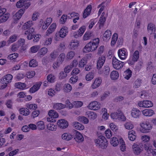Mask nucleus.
I'll list each match as a JSON object with an SVG mask.
<instances>
[{
	"mask_svg": "<svg viewBox=\"0 0 156 156\" xmlns=\"http://www.w3.org/2000/svg\"><path fill=\"white\" fill-rule=\"evenodd\" d=\"M121 139V138H120L118 139L116 137H113L111 140V144L114 147L117 146L119 144H120V139Z\"/></svg>",
	"mask_w": 156,
	"mask_h": 156,
	"instance_id": "nucleus-29",
	"label": "nucleus"
},
{
	"mask_svg": "<svg viewBox=\"0 0 156 156\" xmlns=\"http://www.w3.org/2000/svg\"><path fill=\"white\" fill-rule=\"evenodd\" d=\"M73 76L69 80V82L70 83L74 84L76 83L78 79L77 76L76 75H72Z\"/></svg>",
	"mask_w": 156,
	"mask_h": 156,
	"instance_id": "nucleus-60",
	"label": "nucleus"
},
{
	"mask_svg": "<svg viewBox=\"0 0 156 156\" xmlns=\"http://www.w3.org/2000/svg\"><path fill=\"white\" fill-rule=\"evenodd\" d=\"M24 13V11L23 9H20L19 10L13 15V18L14 20L17 21L19 20Z\"/></svg>",
	"mask_w": 156,
	"mask_h": 156,
	"instance_id": "nucleus-20",
	"label": "nucleus"
},
{
	"mask_svg": "<svg viewBox=\"0 0 156 156\" xmlns=\"http://www.w3.org/2000/svg\"><path fill=\"white\" fill-rule=\"evenodd\" d=\"M125 75L124 76V78L128 80L131 77L132 75V71L129 69L126 70L124 72Z\"/></svg>",
	"mask_w": 156,
	"mask_h": 156,
	"instance_id": "nucleus-39",
	"label": "nucleus"
},
{
	"mask_svg": "<svg viewBox=\"0 0 156 156\" xmlns=\"http://www.w3.org/2000/svg\"><path fill=\"white\" fill-rule=\"evenodd\" d=\"M86 29V27L85 26H82L81 27H80V29H79L78 32H79L78 34L77 35L76 34L75 35H74V37L75 38H77V37L79 36V35L80 36H82L84 32L85 31Z\"/></svg>",
	"mask_w": 156,
	"mask_h": 156,
	"instance_id": "nucleus-34",
	"label": "nucleus"
},
{
	"mask_svg": "<svg viewBox=\"0 0 156 156\" xmlns=\"http://www.w3.org/2000/svg\"><path fill=\"white\" fill-rule=\"evenodd\" d=\"M148 33L150 34L149 38L155 39L156 34L154 33L155 31V27L154 25L151 23L149 24L147 26Z\"/></svg>",
	"mask_w": 156,
	"mask_h": 156,
	"instance_id": "nucleus-5",
	"label": "nucleus"
},
{
	"mask_svg": "<svg viewBox=\"0 0 156 156\" xmlns=\"http://www.w3.org/2000/svg\"><path fill=\"white\" fill-rule=\"evenodd\" d=\"M111 118L114 119L121 120L122 121H125L126 120L125 116L122 114L121 111H118L111 114Z\"/></svg>",
	"mask_w": 156,
	"mask_h": 156,
	"instance_id": "nucleus-7",
	"label": "nucleus"
},
{
	"mask_svg": "<svg viewBox=\"0 0 156 156\" xmlns=\"http://www.w3.org/2000/svg\"><path fill=\"white\" fill-rule=\"evenodd\" d=\"M56 27V24L55 23L52 24L47 30L46 32V35L48 36L49 34H51L55 30Z\"/></svg>",
	"mask_w": 156,
	"mask_h": 156,
	"instance_id": "nucleus-23",
	"label": "nucleus"
},
{
	"mask_svg": "<svg viewBox=\"0 0 156 156\" xmlns=\"http://www.w3.org/2000/svg\"><path fill=\"white\" fill-rule=\"evenodd\" d=\"M37 62L34 59L31 60L29 63V66L30 67H34L37 66Z\"/></svg>",
	"mask_w": 156,
	"mask_h": 156,
	"instance_id": "nucleus-54",
	"label": "nucleus"
},
{
	"mask_svg": "<svg viewBox=\"0 0 156 156\" xmlns=\"http://www.w3.org/2000/svg\"><path fill=\"white\" fill-rule=\"evenodd\" d=\"M89 109L93 110H97L100 108V104L96 101L91 102L88 106Z\"/></svg>",
	"mask_w": 156,
	"mask_h": 156,
	"instance_id": "nucleus-13",
	"label": "nucleus"
},
{
	"mask_svg": "<svg viewBox=\"0 0 156 156\" xmlns=\"http://www.w3.org/2000/svg\"><path fill=\"white\" fill-rule=\"evenodd\" d=\"M27 0H20L17 2L16 7L17 8H21L24 6Z\"/></svg>",
	"mask_w": 156,
	"mask_h": 156,
	"instance_id": "nucleus-48",
	"label": "nucleus"
},
{
	"mask_svg": "<svg viewBox=\"0 0 156 156\" xmlns=\"http://www.w3.org/2000/svg\"><path fill=\"white\" fill-rule=\"evenodd\" d=\"M42 82H37L34 84L29 90L30 93H33L37 91L40 88Z\"/></svg>",
	"mask_w": 156,
	"mask_h": 156,
	"instance_id": "nucleus-15",
	"label": "nucleus"
},
{
	"mask_svg": "<svg viewBox=\"0 0 156 156\" xmlns=\"http://www.w3.org/2000/svg\"><path fill=\"white\" fill-rule=\"evenodd\" d=\"M20 113L23 115L26 116L30 114V112L29 109L26 108H21L19 110Z\"/></svg>",
	"mask_w": 156,
	"mask_h": 156,
	"instance_id": "nucleus-24",
	"label": "nucleus"
},
{
	"mask_svg": "<svg viewBox=\"0 0 156 156\" xmlns=\"http://www.w3.org/2000/svg\"><path fill=\"white\" fill-rule=\"evenodd\" d=\"M131 114L133 118L138 119L141 115V112L138 108H133L131 110Z\"/></svg>",
	"mask_w": 156,
	"mask_h": 156,
	"instance_id": "nucleus-12",
	"label": "nucleus"
},
{
	"mask_svg": "<svg viewBox=\"0 0 156 156\" xmlns=\"http://www.w3.org/2000/svg\"><path fill=\"white\" fill-rule=\"evenodd\" d=\"M73 126L74 128L79 130H82L84 128V126L83 124L77 122L73 123Z\"/></svg>",
	"mask_w": 156,
	"mask_h": 156,
	"instance_id": "nucleus-25",
	"label": "nucleus"
},
{
	"mask_svg": "<svg viewBox=\"0 0 156 156\" xmlns=\"http://www.w3.org/2000/svg\"><path fill=\"white\" fill-rule=\"evenodd\" d=\"M141 126L143 129L141 132L144 133H147L149 132V130L152 129V126L150 123L147 121L143 122L141 124Z\"/></svg>",
	"mask_w": 156,
	"mask_h": 156,
	"instance_id": "nucleus-10",
	"label": "nucleus"
},
{
	"mask_svg": "<svg viewBox=\"0 0 156 156\" xmlns=\"http://www.w3.org/2000/svg\"><path fill=\"white\" fill-rule=\"evenodd\" d=\"M33 25L32 21H28L25 23L22 27V29L25 30L30 28Z\"/></svg>",
	"mask_w": 156,
	"mask_h": 156,
	"instance_id": "nucleus-30",
	"label": "nucleus"
},
{
	"mask_svg": "<svg viewBox=\"0 0 156 156\" xmlns=\"http://www.w3.org/2000/svg\"><path fill=\"white\" fill-rule=\"evenodd\" d=\"M105 3L104 2H102L101 4L99 5L98 6V8H100V9L98 11V15H100L102 11L105 8Z\"/></svg>",
	"mask_w": 156,
	"mask_h": 156,
	"instance_id": "nucleus-55",
	"label": "nucleus"
},
{
	"mask_svg": "<svg viewBox=\"0 0 156 156\" xmlns=\"http://www.w3.org/2000/svg\"><path fill=\"white\" fill-rule=\"evenodd\" d=\"M112 33L111 31L108 30H107L105 31L103 34V39H110Z\"/></svg>",
	"mask_w": 156,
	"mask_h": 156,
	"instance_id": "nucleus-35",
	"label": "nucleus"
},
{
	"mask_svg": "<svg viewBox=\"0 0 156 156\" xmlns=\"http://www.w3.org/2000/svg\"><path fill=\"white\" fill-rule=\"evenodd\" d=\"M136 133L135 131L131 130L129 131L128 133V138L130 140L134 141L136 139Z\"/></svg>",
	"mask_w": 156,
	"mask_h": 156,
	"instance_id": "nucleus-27",
	"label": "nucleus"
},
{
	"mask_svg": "<svg viewBox=\"0 0 156 156\" xmlns=\"http://www.w3.org/2000/svg\"><path fill=\"white\" fill-rule=\"evenodd\" d=\"M143 144L137 145L134 144L133 146V152L136 155L139 154L142 151L141 149L142 148L141 146H143Z\"/></svg>",
	"mask_w": 156,
	"mask_h": 156,
	"instance_id": "nucleus-16",
	"label": "nucleus"
},
{
	"mask_svg": "<svg viewBox=\"0 0 156 156\" xmlns=\"http://www.w3.org/2000/svg\"><path fill=\"white\" fill-rule=\"evenodd\" d=\"M18 56V54L14 53L9 55L7 57V59L9 60L15 59Z\"/></svg>",
	"mask_w": 156,
	"mask_h": 156,
	"instance_id": "nucleus-56",
	"label": "nucleus"
},
{
	"mask_svg": "<svg viewBox=\"0 0 156 156\" xmlns=\"http://www.w3.org/2000/svg\"><path fill=\"white\" fill-rule=\"evenodd\" d=\"M141 84V80L139 79H137L133 83V86L135 88L139 87Z\"/></svg>",
	"mask_w": 156,
	"mask_h": 156,
	"instance_id": "nucleus-64",
	"label": "nucleus"
},
{
	"mask_svg": "<svg viewBox=\"0 0 156 156\" xmlns=\"http://www.w3.org/2000/svg\"><path fill=\"white\" fill-rule=\"evenodd\" d=\"M48 49L46 48H41L38 52L37 55L40 57H41L44 55L47 52Z\"/></svg>",
	"mask_w": 156,
	"mask_h": 156,
	"instance_id": "nucleus-26",
	"label": "nucleus"
},
{
	"mask_svg": "<svg viewBox=\"0 0 156 156\" xmlns=\"http://www.w3.org/2000/svg\"><path fill=\"white\" fill-rule=\"evenodd\" d=\"M92 7L91 5H89L87 6L86 9L84 10L83 14V17L86 18L90 14Z\"/></svg>",
	"mask_w": 156,
	"mask_h": 156,
	"instance_id": "nucleus-21",
	"label": "nucleus"
},
{
	"mask_svg": "<svg viewBox=\"0 0 156 156\" xmlns=\"http://www.w3.org/2000/svg\"><path fill=\"white\" fill-rule=\"evenodd\" d=\"M37 128L39 129H43L45 127L44 122L42 121L38 122L37 124Z\"/></svg>",
	"mask_w": 156,
	"mask_h": 156,
	"instance_id": "nucleus-49",
	"label": "nucleus"
},
{
	"mask_svg": "<svg viewBox=\"0 0 156 156\" xmlns=\"http://www.w3.org/2000/svg\"><path fill=\"white\" fill-rule=\"evenodd\" d=\"M47 78L49 82L53 83L55 82L56 77L54 75L50 74L47 76Z\"/></svg>",
	"mask_w": 156,
	"mask_h": 156,
	"instance_id": "nucleus-38",
	"label": "nucleus"
},
{
	"mask_svg": "<svg viewBox=\"0 0 156 156\" xmlns=\"http://www.w3.org/2000/svg\"><path fill=\"white\" fill-rule=\"evenodd\" d=\"M58 55V53L56 50L53 51L50 54V57L51 60L53 61L55 59Z\"/></svg>",
	"mask_w": 156,
	"mask_h": 156,
	"instance_id": "nucleus-44",
	"label": "nucleus"
},
{
	"mask_svg": "<svg viewBox=\"0 0 156 156\" xmlns=\"http://www.w3.org/2000/svg\"><path fill=\"white\" fill-rule=\"evenodd\" d=\"M5 80L8 81L9 83L11 82L12 79V76L10 74H8L3 76Z\"/></svg>",
	"mask_w": 156,
	"mask_h": 156,
	"instance_id": "nucleus-62",
	"label": "nucleus"
},
{
	"mask_svg": "<svg viewBox=\"0 0 156 156\" xmlns=\"http://www.w3.org/2000/svg\"><path fill=\"white\" fill-rule=\"evenodd\" d=\"M102 81V79L101 77L96 78L92 85V88L95 89L98 87L101 84Z\"/></svg>",
	"mask_w": 156,
	"mask_h": 156,
	"instance_id": "nucleus-19",
	"label": "nucleus"
},
{
	"mask_svg": "<svg viewBox=\"0 0 156 156\" xmlns=\"http://www.w3.org/2000/svg\"><path fill=\"white\" fill-rule=\"evenodd\" d=\"M142 113L145 116H151L154 113V111L151 109H145L142 111Z\"/></svg>",
	"mask_w": 156,
	"mask_h": 156,
	"instance_id": "nucleus-31",
	"label": "nucleus"
},
{
	"mask_svg": "<svg viewBox=\"0 0 156 156\" xmlns=\"http://www.w3.org/2000/svg\"><path fill=\"white\" fill-rule=\"evenodd\" d=\"M87 59L85 58H83L79 62V66L80 67H83L87 63Z\"/></svg>",
	"mask_w": 156,
	"mask_h": 156,
	"instance_id": "nucleus-47",
	"label": "nucleus"
},
{
	"mask_svg": "<svg viewBox=\"0 0 156 156\" xmlns=\"http://www.w3.org/2000/svg\"><path fill=\"white\" fill-rule=\"evenodd\" d=\"M74 133L75 134V137L74 139L78 143L82 142L84 140V138L82 135L77 130H75Z\"/></svg>",
	"mask_w": 156,
	"mask_h": 156,
	"instance_id": "nucleus-14",
	"label": "nucleus"
},
{
	"mask_svg": "<svg viewBox=\"0 0 156 156\" xmlns=\"http://www.w3.org/2000/svg\"><path fill=\"white\" fill-rule=\"evenodd\" d=\"M139 58V52L136 50L133 54L132 56H131L129 59L127 60V62L130 65H133L135 62L138 60Z\"/></svg>",
	"mask_w": 156,
	"mask_h": 156,
	"instance_id": "nucleus-6",
	"label": "nucleus"
},
{
	"mask_svg": "<svg viewBox=\"0 0 156 156\" xmlns=\"http://www.w3.org/2000/svg\"><path fill=\"white\" fill-rule=\"evenodd\" d=\"M48 115L49 117L47 118V120L48 122H54L56 121V119L58 116V113L55 111L51 110L49 112Z\"/></svg>",
	"mask_w": 156,
	"mask_h": 156,
	"instance_id": "nucleus-4",
	"label": "nucleus"
},
{
	"mask_svg": "<svg viewBox=\"0 0 156 156\" xmlns=\"http://www.w3.org/2000/svg\"><path fill=\"white\" fill-rule=\"evenodd\" d=\"M15 85L17 88L20 89H23L26 87V85L25 83L20 82L16 83Z\"/></svg>",
	"mask_w": 156,
	"mask_h": 156,
	"instance_id": "nucleus-41",
	"label": "nucleus"
},
{
	"mask_svg": "<svg viewBox=\"0 0 156 156\" xmlns=\"http://www.w3.org/2000/svg\"><path fill=\"white\" fill-rule=\"evenodd\" d=\"M79 120L81 122H83L85 124L89 122V120L88 119H87L85 117L83 116H79Z\"/></svg>",
	"mask_w": 156,
	"mask_h": 156,
	"instance_id": "nucleus-61",
	"label": "nucleus"
},
{
	"mask_svg": "<svg viewBox=\"0 0 156 156\" xmlns=\"http://www.w3.org/2000/svg\"><path fill=\"white\" fill-rule=\"evenodd\" d=\"M40 48L39 45L34 46L30 48V50L32 53H35L37 52Z\"/></svg>",
	"mask_w": 156,
	"mask_h": 156,
	"instance_id": "nucleus-50",
	"label": "nucleus"
},
{
	"mask_svg": "<svg viewBox=\"0 0 156 156\" xmlns=\"http://www.w3.org/2000/svg\"><path fill=\"white\" fill-rule=\"evenodd\" d=\"M72 89V87L71 85L67 83L65 84L64 85V91L66 92H70Z\"/></svg>",
	"mask_w": 156,
	"mask_h": 156,
	"instance_id": "nucleus-58",
	"label": "nucleus"
},
{
	"mask_svg": "<svg viewBox=\"0 0 156 156\" xmlns=\"http://www.w3.org/2000/svg\"><path fill=\"white\" fill-rule=\"evenodd\" d=\"M40 16L39 12H34L32 16V19L33 21H35L38 20Z\"/></svg>",
	"mask_w": 156,
	"mask_h": 156,
	"instance_id": "nucleus-46",
	"label": "nucleus"
},
{
	"mask_svg": "<svg viewBox=\"0 0 156 156\" xmlns=\"http://www.w3.org/2000/svg\"><path fill=\"white\" fill-rule=\"evenodd\" d=\"M94 142L96 146L99 148H106L108 144V141L105 137L102 136H100L98 138L94 140Z\"/></svg>",
	"mask_w": 156,
	"mask_h": 156,
	"instance_id": "nucleus-2",
	"label": "nucleus"
},
{
	"mask_svg": "<svg viewBox=\"0 0 156 156\" xmlns=\"http://www.w3.org/2000/svg\"><path fill=\"white\" fill-rule=\"evenodd\" d=\"M105 60V57L104 56H102L99 57L97 62V69H101L103 65Z\"/></svg>",
	"mask_w": 156,
	"mask_h": 156,
	"instance_id": "nucleus-17",
	"label": "nucleus"
},
{
	"mask_svg": "<svg viewBox=\"0 0 156 156\" xmlns=\"http://www.w3.org/2000/svg\"><path fill=\"white\" fill-rule=\"evenodd\" d=\"M85 115L89 119L91 120H94L97 117L96 114L93 111L86 112Z\"/></svg>",
	"mask_w": 156,
	"mask_h": 156,
	"instance_id": "nucleus-22",
	"label": "nucleus"
},
{
	"mask_svg": "<svg viewBox=\"0 0 156 156\" xmlns=\"http://www.w3.org/2000/svg\"><path fill=\"white\" fill-rule=\"evenodd\" d=\"M40 25L41 26H42V29L44 30H45L47 29L48 27L49 26H48L47 24H45L43 20L41 19L40 21Z\"/></svg>",
	"mask_w": 156,
	"mask_h": 156,
	"instance_id": "nucleus-63",
	"label": "nucleus"
},
{
	"mask_svg": "<svg viewBox=\"0 0 156 156\" xmlns=\"http://www.w3.org/2000/svg\"><path fill=\"white\" fill-rule=\"evenodd\" d=\"M120 149L122 151L124 152L126 150V145L122 138L120 139Z\"/></svg>",
	"mask_w": 156,
	"mask_h": 156,
	"instance_id": "nucleus-40",
	"label": "nucleus"
},
{
	"mask_svg": "<svg viewBox=\"0 0 156 156\" xmlns=\"http://www.w3.org/2000/svg\"><path fill=\"white\" fill-rule=\"evenodd\" d=\"M65 57V55L64 53H61L58 57L57 59V61H58L60 62L62 64L64 61Z\"/></svg>",
	"mask_w": 156,
	"mask_h": 156,
	"instance_id": "nucleus-59",
	"label": "nucleus"
},
{
	"mask_svg": "<svg viewBox=\"0 0 156 156\" xmlns=\"http://www.w3.org/2000/svg\"><path fill=\"white\" fill-rule=\"evenodd\" d=\"M63 140L69 141L72 138V136L70 134L67 133H64L61 136Z\"/></svg>",
	"mask_w": 156,
	"mask_h": 156,
	"instance_id": "nucleus-36",
	"label": "nucleus"
},
{
	"mask_svg": "<svg viewBox=\"0 0 156 156\" xmlns=\"http://www.w3.org/2000/svg\"><path fill=\"white\" fill-rule=\"evenodd\" d=\"M110 72V68L108 66H105L102 70V73L105 75H109Z\"/></svg>",
	"mask_w": 156,
	"mask_h": 156,
	"instance_id": "nucleus-51",
	"label": "nucleus"
},
{
	"mask_svg": "<svg viewBox=\"0 0 156 156\" xmlns=\"http://www.w3.org/2000/svg\"><path fill=\"white\" fill-rule=\"evenodd\" d=\"M68 32V28L65 27H62L59 32L56 33L55 38H58L59 37L64 38L67 35Z\"/></svg>",
	"mask_w": 156,
	"mask_h": 156,
	"instance_id": "nucleus-8",
	"label": "nucleus"
},
{
	"mask_svg": "<svg viewBox=\"0 0 156 156\" xmlns=\"http://www.w3.org/2000/svg\"><path fill=\"white\" fill-rule=\"evenodd\" d=\"M119 74L118 72L116 71H113L110 74V77L112 80H115L119 77Z\"/></svg>",
	"mask_w": 156,
	"mask_h": 156,
	"instance_id": "nucleus-37",
	"label": "nucleus"
},
{
	"mask_svg": "<svg viewBox=\"0 0 156 156\" xmlns=\"http://www.w3.org/2000/svg\"><path fill=\"white\" fill-rule=\"evenodd\" d=\"M57 124L60 128L62 129H65L68 126V122L65 119L58 120L57 122Z\"/></svg>",
	"mask_w": 156,
	"mask_h": 156,
	"instance_id": "nucleus-18",
	"label": "nucleus"
},
{
	"mask_svg": "<svg viewBox=\"0 0 156 156\" xmlns=\"http://www.w3.org/2000/svg\"><path fill=\"white\" fill-rule=\"evenodd\" d=\"M144 104L145 108H149L151 107L153 105L152 102L150 101H144Z\"/></svg>",
	"mask_w": 156,
	"mask_h": 156,
	"instance_id": "nucleus-57",
	"label": "nucleus"
},
{
	"mask_svg": "<svg viewBox=\"0 0 156 156\" xmlns=\"http://www.w3.org/2000/svg\"><path fill=\"white\" fill-rule=\"evenodd\" d=\"M49 123L47 124V128L49 130L52 131L55 130L56 129V126H55L53 122H50Z\"/></svg>",
	"mask_w": 156,
	"mask_h": 156,
	"instance_id": "nucleus-43",
	"label": "nucleus"
},
{
	"mask_svg": "<svg viewBox=\"0 0 156 156\" xmlns=\"http://www.w3.org/2000/svg\"><path fill=\"white\" fill-rule=\"evenodd\" d=\"M0 83L2 84L1 86V88L3 89L5 88L7 86V84L9 83L5 80L4 77L1 78L0 80Z\"/></svg>",
	"mask_w": 156,
	"mask_h": 156,
	"instance_id": "nucleus-32",
	"label": "nucleus"
},
{
	"mask_svg": "<svg viewBox=\"0 0 156 156\" xmlns=\"http://www.w3.org/2000/svg\"><path fill=\"white\" fill-rule=\"evenodd\" d=\"M34 31V29L33 27H31L26 30L24 34L27 35V39H37V38H41V35L33 34Z\"/></svg>",
	"mask_w": 156,
	"mask_h": 156,
	"instance_id": "nucleus-3",
	"label": "nucleus"
},
{
	"mask_svg": "<svg viewBox=\"0 0 156 156\" xmlns=\"http://www.w3.org/2000/svg\"><path fill=\"white\" fill-rule=\"evenodd\" d=\"M9 14L7 12L4 14L1 18V21L2 22H5L9 18Z\"/></svg>",
	"mask_w": 156,
	"mask_h": 156,
	"instance_id": "nucleus-52",
	"label": "nucleus"
},
{
	"mask_svg": "<svg viewBox=\"0 0 156 156\" xmlns=\"http://www.w3.org/2000/svg\"><path fill=\"white\" fill-rule=\"evenodd\" d=\"M96 40H93L92 42H90L86 45L83 48V52L87 53L95 50L98 47L99 42V40L96 41Z\"/></svg>",
	"mask_w": 156,
	"mask_h": 156,
	"instance_id": "nucleus-1",
	"label": "nucleus"
},
{
	"mask_svg": "<svg viewBox=\"0 0 156 156\" xmlns=\"http://www.w3.org/2000/svg\"><path fill=\"white\" fill-rule=\"evenodd\" d=\"M125 128L127 129H131L134 127L133 125L130 121L126 122L124 124Z\"/></svg>",
	"mask_w": 156,
	"mask_h": 156,
	"instance_id": "nucleus-42",
	"label": "nucleus"
},
{
	"mask_svg": "<svg viewBox=\"0 0 156 156\" xmlns=\"http://www.w3.org/2000/svg\"><path fill=\"white\" fill-rule=\"evenodd\" d=\"M118 53L119 57L122 60L125 59L127 57V51L125 48H122L119 49Z\"/></svg>",
	"mask_w": 156,
	"mask_h": 156,
	"instance_id": "nucleus-11",
	"label": "nucleus"
},
{
	"mask_svg": "<svg viewBox=\"0 0 156 156\" xmlns=\"http://www.w3.org/2000/svg\"><path fill=\"white\" fill-rule=\"evenodd\" d=\"M112 63L113 67L117 70L121 68L124 65L123 62L119 60L115 57L112 58Z\"/></svg>",
	"mask_w": 156,
	"mask_h": 156,
	"instance_id": "nucleus-9",
	"label": "nucleus"
},
{
	"mask_svg": "<svg viewBox=\"0 0 156 156\" xmlns=\"http://www.w3.org/2000/svg\"><path fill=\"white\" fill-rule=\"evenodd\" d=\"M103 13H104L103 12L98 22L99 23V29H101V27H103L106 21V19L105 17L102 16Z\"/></svg>",
	"mask_w": 156,
	"mask_h": 156,
	"instance_id": "nucleus-33",
	"label": "nucleus"
},
{
	"mask_svg": "<svg viewBox=\"0 0 156 156\" xmlns=\"http://www.w3.org/2000/svg\"><path fill=\"white\" fill-rule=\"evenodd\" d=\"M79 44V41L77 40H74L70 44V45L72 46L74 49L76 48Z\"/></svg>",
	"mask_w": 156,
	"mask_h": 156,
	"instance_id": "nucleus-45",
	"label": "nucleus"
},
{
	"mask_svg": "<svg viewBox=\"0 0 156 156\" xmlns=\"http://www.w3.org/2000/svg\"><path fill=\"white\" fill-rule=\"evenodd\" d=\"M94 74L91 72L89 73L86 76V79L87 81H90L94 77Z\"/></svg>",
	"mask_w": 156,
	"mask_h": 156,
	"instance_id": "nucleus-53",
	"label": "nucleus"
},
{
	"mask_svg": "<svg viewBox=\"0 0 156 156\" xmlns=\"http://www.w3.org/2000/svg\"><path fill=\"white\" fill-rule=\"evenodd\" d=\"M66 106V105L61 103H56L54 104L53 108L57 110H60L64 108Z\"/></svg>",
	"mask_w": 156,
	"mask_h": 156,
	"instance_id": "nucleus-28",
	"label": "nucleus"
}]
</instances>
